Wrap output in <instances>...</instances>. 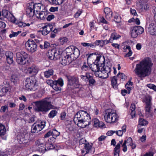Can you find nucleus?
Segmentation results:
<instances>
[{"mask_svg": "<svg viewBox=\"0 0 156 156\" xmlns=\"http://www.w3.org/2000/svg\"><path fill=\"white\" fill-rule=\"evenodd\" d=\"M101 68L95 72L94 74L97 77L102 79L107 78L111 71V66L105 65L104 64H101Z\"/></svg>", "mask_w": 156, "mask_h": 156, "instance_id": "39448f33", "label": "nucleus"}, {"mask_svg": "<svg viewBox=\"0 0 156 156\" xmlns=\"http://www.w3.org/2000/svg\"><path fill=\"white\" fill-rule=\"evenodd\" d=\"M45 123L44 122H41L40 123H35L31 127L32 133H37L42 130L45 127Z\"/></svg>", "mask_w": 156, "mask_h": 156, "instance_id": "9d476101", "label": "nucleus"}, {"mask_svg": "<svg viewBox=\"0 0 156 156\" xmlns=\"http://www.w3.org/2000/svg\"><path fill=\"white\" fill-rule=\"evenodd\" d=\"M149 8L147 2H141V0L136 3V8L138 10L143 11L147 10Z\"/></svg>", "mask_w": 156, "mask_h": 156, "instance_id": "dca6fc26", "label": "nucleus"}, {"mask_svg": "<svg viewBox=\"0 0 156 156\" xmlns=\"http://www.w3.org/2000/svg\"><path fill=\"white\" fill-rule=\"evenodd\" d=\"M88 80L90 85H93L95 83V80L93 78H90Z\"/></svg>", "mask_w": 156, "mask_h": 156, "instance_id": "052dcab7", "label": "nucleus"}, {"mask_svg": "<svg viewBox=\"0 0 156 156\" xmlns=\"http://www.w3.org/2000/svg\"><path fill=\"white\" fill-rule=\"evenodd\" d=\"M20 34V31H18L17 32H14L11 31V34H10L9 37L10 38H12L13 37L17 36Z\"/></svg>", "mask_w": 156, "mask_h": 156, "instance_id": "8fccbe9b", "label": "nucleus"}, {"mask_svg": "<svg viewBox=\"0 0 156 156\" xmlns=\"http://www.w3.org/2000/svg\"><path fill=\"white\" fill-rule=\"evenodd\" d=\"M57 112L55 110H52L50 112L48 115V116L50 118L54 117L56 115Z\"/></svg>", "mask_w": 156, "mask_h": 156, "instance_id": "a19ab883", "label": "nucleus"}, {"mask_svg": "<svg viewBox=\"0 0 156 156\" xmlns=\"http://www.w3.org/2000/svg\"><path fill=\"white\" fill-rule=\"evenodd\" d=\"M54 84H57L59 86L62 87L63 85V81L62 79H59L57 81H54Z\"/></svg>", "mask_w": 156, "mask_h": 156, "instance_id": "37998d69", "label": "nucleus"}, {"mask_svg": "<svg viewBox=\"0 0 156 156\" xmlns=\"http://www.w3.org/2000/svg\"><path fill=\"white\" fill-rule=\"evenodd\" d=\"M84 147L86 150L89 152L92 146L89 143H87L84 144Z\"/></svg>", "mask_w": 156, "mask_h": 156, "instance_id": "de8ad7c7", "label": "nucleus"}, {"mask_svg": "<svg viewBox=\"0 0 156 156\" xmlns=\"http://www.w3.org/2000/svg\"><path fill=\"white\" fill-rule=\"evenodd\" d=\"M100 60V58L99 57H97L96 59L95 60L96 64L95 63L93 64L90 67L92 70L95 72L98 70H99V68H101V66H99V62Z\"/></svg>", "mask_w": 156, "mask_h": 156, "instance_id": "aec40b11", "label": "nucleus"}, {"mask_svg": "<svg viewBox=\"0 0 156 156\" xmlns=\"http://www.w3.org/2000/svg\"><path fill=\"white\" fill-rule=\"evenodd\" d=\"M81 44L84 47L87 46L88 47L92 48H94V45L92 44L88 43H81Z\"/></svg>", "mask_w": 156, "mask_h": 156, "instance_id": "603ef678", "label": "nucleus"}, {"mask_svg": "<svg viewBox=\"0 0 156 156\" xmlns=\"http://www.w3.org/2000/svg\"><path fill=\"white\" fill-rule=\"evenodd\" d=\"M6 129L5 126L0 123V136L5 135L6 133Z\"/></svg>", "mask_w": 156, "mask_h": 156, "instance_id": "473e14b6", "label": "nucleus"}, {"mask_svg": "<svg viewBox=\"0 0 156 156\" xmlns=\"http://www.w3.org/2000/svg\"><path fill=\"white\" fill-rule=\"evenodd\" d=\"M50 46V43L46 41L44 42V44L43 45L40 44V47L41 49L47 48Z\"/></svg>", "mask_w": 156, "mask_h": 156, "instance_id": "58836bf2", "label": "nucleus"}, {"mask_svg": "<svg viewBox=\"0 0 156 156\" xmlns=\"http://www.w3.org/2000/svg\"><path fill=\"white\" fill-rule=\"evenodd\" d=\"M88 66L86 65V63H84L82 67V69L83 71H86L88 70Z\"/></svg>", "mask_w": 156, "mask_h": 156, "instance_id": "338daca9", "label": "nucleus"}, {"mask_svg": "<svg viewBox=\"0 0 156 156\" xmlns=\"http://www.w3.org/2000/svg\"><path fill=\"white\" fill-rule=\"evenodd\" d=\"M61 87L59 86L57 84H54L52 87L56 91H60L61 90Z\"/></svg>", "mask_w": 156, "mask_h": 156, "instance_id": "09e8293b", "label": "nucleus"}, {"mask_svg": "<svg viewBox=\"0 0 156 156\" xmlns=\"http://www.w3.org/2000/svg\"><path fill=\"white\" fill-rule=\"evenodd\" d=\"M33 7V5L31 4L30 2L27 4L26 12L27 16L29 17H33L34 14H36Z\"/></svg>", "mask_w": 156, "mask_h": 156, "instance_id": "ddd939ff", "label": "nucleus"}, {"mask_svg": "<svg viewBox=\"0 0 156 156\" xmlns=\"http://www.w3.org/2000/svg\"><path fill=\"white\" fill-rule=\"evenodd\" d=\"M66 115V113L65 112H62L61 113L60 115V117L61 120H63L65 119V118Z\"/></svg>", "mask_w": 156, "mask_h": 156, "instance_id": "774afa93", "label": "nucleus"}, {"mask_svg": "<svg viewBox=\"0 0 156 156\" xmlns=\"http://www.w3.org/2000/svg\"><path fill=\"white\" fill-rule=\"evenodd\" d=\"M35 143L37 150L40 152L44 153L47 150L44 145L40 140H37Z\"/></svg>", "mask_w": 156, "mask_h": 156, "instance_id": "6ab92c4d", "label": "nucleus"}, {"mask_svg": "<svg viewBox=\"0 0 156 156\" xmlns=\"http://www.w3.org/2000/svg\"><path fill=\"white\" fill-rule=\"evenodd\" d=\"M38 71V67L35 65H33L28 68L24 70V72L26 73H29L32 75H35Z\"/></svg>", "mask_w": 156, "mask_h": 156, "instance_id": "2eb2a0df", "label": "nucleus"}, {"mask_svg": "<svg viewBox=\"0 0 156 156\" xmlns=\"http://www.w3.org/2000/svg\"><path fill=\"white\" fill-rule=\"evenodd\" d=\"M131 37L133 38H136L137 36L138 35V34L136 31L135 29L133 28L132 29L131 32Z\"/></svg>", "mask_w": 156, "mask_h": 156, "instance_id": "a18cd8bd", "label": "nucleus"}, {"mask_svg": "<svg viewBox=\"0 0 156 156\" xmlns=\"http://www.w3.org/2000/svg\"><path fill=\"white\" fill-rule=\"evenodd\" d=\"M31 4H32L33 5V8H34V12H36L38 13V11H39L41 9V5L40 3H34L33 2H30Z\"/></svg>", "mask_w": 156, "mask_h": 156, "instance_id": "cd10ccee", "label": "nucleus"}, {"mask_svg": "<svg viewBox=\"0 0 156 156\" xmlns=\"http://www.w3.org/2000/svg\"><path fill=\"white\" fill-rule=\"evenodd\" d=\"M152 65L151 59L146 58L136 65L134 72L138 77L144 78L151 73Z\"/></svg>", "mask_w": 156, "mask_h": 156, "instance_id": "f257e3e1", "label": "nucleus"}, {"mask_svg": "<svg viewBox=\"0 0 156 156\" xmlns=\"http://www.w3.org/2000/svg\"><path fill=\"white\" fill-rule=\"evenodd\" d=\"M119 117L115 111L111 109L106 110L105 112L104 119L108 123H112L117 122Z\"/></svg>", "mask_w": 156, "mask_h": 156, "instance_id": "20e7f679", "label": "nucleus"}, {"mask_svg": "<svg viewBox=\"0 0 156 156\" xmlns=\"http://www.w3.org/2000/svg\"><path fill=\"white\" fill-rule=\"evenodd\" d=\"M112 85L113 87H116L117 85V78L116 76H113L111 80Z\"/></svg>", "mask_w": 156, "mask_h": 156, "instance_id": "f704fd0d", "label": "nucleus"}, {"mask_svg": "<svg viewBox=\"0 0 156 156\" xmlns=\"http://www.w3.org/2000/svg\"><path fill=\"white\" fill-rule=\"evenodd\" d=\"M54 71L52 69H49L46 71L44 73V76L48 78L53 75Z\"/></svg>", "mask_w": 156, "mask_h": 156, "instance_id": "7c9ffc66", "label": "nucleus"}, {"mask_svg": "<svg viewBox=\"0 0 156 156\" xmlns=\"http://www.w3.org/2000/svg\"><path fill=\"white\" fill-rule=\"evenodd\" d=\"M11 14L6 10H3L2 11V15L7 19H9V16Z\"/></svg>", "mask_w": 156, "mask_h": 156, "instance_id": "e433bc0d", "label": "nucleus"}, {"mask_svg": "<svg viewBox=\"0 0 156 156\" xmlns=\"http://www.w3.org/2000/svg\"><path fill=\"white\" fill-rule=\"evenodd\" d=\"M147 31L152 35H156V26L154 23H151L146 24Z\"/></svg>", "mask_w": 156, "mask_h": 156, "instance_id": "4468645a", "label": "nucleus"}, {"mask_svg": "<svg viewBox=\"0 0 156 156\" xmlns=\"http://www.w3.org/2000/svg\"><path fill=\"white\" fill-rule=\"evenodd\" d=\"M124 49H126L128 51V52L125 55V57H129L132 54V52L131 50L130 46H126V48H124Z\"/></svg>", "mask_w": 156, "mask_h": 156, "instance_id": "c9c22d12", "label": "nucleus"}, {"mask_svg": "<svg viewBox=\"0 0 156 156\" xmlns=\"http://www.w3.org/2000/svg\"><path fill=\"white\" fill-rule=\"evenodd\" d=\"M82 13V11L80 10H78L75 14L74 17L75 18H78L80 15Z\"/></svg>", "mask_w": 156, "mask_h": 156, "instance_id": "680f3d73", "label": "nucleus"}, {"mask_svg": "<svg viewBox=\"0 0 156 156\" xmlns=\"http://www.w3.org/2000/svg\"><path fill=\"white\" fill-rule=\"evenodd\" d=\"M58 7H51L49 10L51 12H54L55 11H57L58 10Z\"/></svg>", "mask_w": 156, "mask_h": 156, "instance_id": "e2e57ef3", "label": "nucleus"}, {"mask_svg": "<svg viewBox=\"0 0 156 156\" xmlns=\"http://www.w3.org/2000/svg\"><path fill=\"white\" fill-rule=\"evenodd\" d=\"M80 54V51L78 48L73 47V53L72 55L70 56V57L73 61L79 57Z\"/></svg>", "mask_w": 156, "mask_h": 156, "instance_id": "b1692460", "label": "nucleus"}, {"mask_svg": "<svg viewBox=\"0 0 156 156\" xmlns=\"http://www.w3.org/2000/svg\"><path fill=\"white\" fill-rule=\"evenodd\" d=\"M51 4L56 5H61L64 1V0H48Z\"/></svg>", "mask_w": 156, "mask_h": 156, "instance_id": "c756f323", "label": "nucleus"}, {"mask_svg": "<svg viewBox=\"0 0 156 156\" xmlns=\"http://www.w3.org/2000/svg\"><path fill=\"white\" fill-rule=\"evenodd\" d=\"M90 115L85 111L80 110L75 115L74 121H77V125L81 128H85L90 124Z\"/></svg>", "mask_w": 156, "mask_h": 156, "instance_id": "f03ea898", "label": "nucleus"}, {"mask_svg": "<svg viewBox=\"0 0 156 156\" xmlns=\"http://www.w3.org/2000/svg\"><path fill=\"white\" fill-rule=\"evenodd\" d=\"M104 11L105 14L106 18L108 20H110L112 16V10L108 8L105 9Z\"/></svg>", "mask_w": 156, "mask_h": 156, "instance_id": "a878e982", "label": "nucleus"}, {"mask_svg": "<svg viewBox=\"0 0 156 156\" xmlns=\"http://www.w3.org/2000/svg\"><path fill=\"white\" fill-rule=\"evenodd\" d=\"M52 136L54 138H55L57 136L60 135V133L58 132L56 129H53L51 131Z\"/></svg>", "mask_w": 156, "mask_h": 156, "instance_id": "ea45409f", "label": "nucleus"}, {"mask_svg": "<svg viewBox=\"0 0 156 156\" xmlns=\"http://www.w3.org/2000/svg\"><path fill=\"white\" fill-rule=\"evenodd\" d=\"M33 24L32 22L29 23H26L20 21V27H29L30 25Z\"/></svg>", "mask_w": 156, "mask_h": 156, "instance_id": "c03bdc74", "label": "nucleus"}, {"mask_svg": "<svg viewBox=\"0 0 156 156\" xmlns=\"http://www.w3.org/2000/svg\"><path fill=\"white\" fill-rule=\"evenodd\" d=\"M121 36L119 34L114 32L111 34L110 37L109 39V41H112V42L114 40H117Z\"/></svg>", "mask_w": 156, "mask_h": 156, "instance_id": "bb28decb", "label": "nucleus"}, {"mask_svg": "<svg viewBox=\"0 0 156 156\" xmlns=\"http://www.w3.org/2000/svg\"><path fill=\"white\" fill-rule=\"evenodd\" d=\"M28 55L25 52L22 51L20 53V65H28Z\"/></svg>", "mask_w": 156, "mask_h": 156, "instance_id": "f8f14e48", "label": "nucleus"}, {"mask_svg": "<svg viewBox=\"0 0 156 156\" xmlns=\"http://www.w3.org/2000/svg\"><path fill=\"white\" fill-rule=\"evenodd\" d=\"M60 54L59 51L53 48L48 51L47 55L50 59L55 60L60 58Z\"/></svg>", "mask_w": 156, "mask_h": 156, "instance_id": "6e6552de", "label": "nucleus"}, {"mask_svg": "<svg viewBox=\"0 0 156 156\" xmlns=\"http://www.w3.org/2000/svg\"><path fill=\"white\" fill-rule=\"evenodd\" d=\"M68 84L74 87H77L79 84L78 78L75 76L70 77L68 78Z\"/></svg>", "mask_w": 156, "mask_h": 156, "instance_id": "f3484780", "label": "nucleus"}, {"mask_svg": "<svg viewBox=\"0 0 156 156\" xmlns=\"http://www.w3.org/2000/svg\"><path fill=\"white\" fill-rule=\"evenodd\" d=\"M8 19L9 20L12 22H15L16 21L15 17L12 14L10 15V16H9V19Z\"/></svg>", "mask_w": 156, "mask_h": 156, "instance_id": "bf43d9fd", "label": "nucleus"}, {"mask_svg": "<svg viewBox=\"0 0 156 156\" xmlns=\"http://www.w3.org/2000/svg\"><path fill=\"white\" fill-rule=\"evenodd\" d=\"M133 27L138 35L144 32V29L141 26H135Z\"/></svg>", "mask_w": 156, "mask_h": 156, "instance_id": "2f4dec72", "label": "nucleus"}, {"mask_svg": "<svg viewBox=\"0 0 156 156\" xmlns=\"http://www.w3.org/2000/svg\"><path fill=\"white\" fill-rule=\"evenodd\" d=\"M133 143L132 139L131 137H129L126 140H125L124 142L126 144H127L128 146H130Z\"/></svg>", "mask_w": 156, "mask_h": 156, "instance_id": "79ce46f5", "label": "nucleus"}, {"mask_svg": "<svg viewBox=\"0 0 156 156\" xmlns=\"http://www.w3.org/2000/svg\"><path fill=\"white\" fill-rule=\"evenodd\" d=\"M118 76L121 79L125 80L126 79V76L123 73H119L117 74Z\"/></svg>", "mask_w": 156, "mask_h": 156, "instance_id": "3c124183", "label": "nucleus"}, {"mask_svg": "<svg viewBox=\"0 0 156 156\" xmlns=\"http://www.w3.org/2000/svg\"><path fill=\"white\" fill-rule=\"evenodd\" d=\"M2 86L1 91H0V97H1L5 96L7 92H10L11 88V86L7 81L4 82Z\"/></svg>", "mask_w": 156, "mask_h": 156, "instance_id": "9b49d317", "label": "nucleus"}, {"mask_svg": "<svg viewBox=\"0 0 156 156\" xmlns=\"http://www.w3.org/2000/svg\"><path fill=\"white\" fill-rule=\"evenodd\" d=\"M120 146L119 144H117L114 149V152L119 153Z\"/></svg>", "mask_w": 156, "mask_h": 156, "instance_id": "6e6d98bb", "label": "nucleus"}, {"mask_svg": "<svg viewBox=\"0 0 156 156\" xmlns=\"http://www.w3.org/2000/svg\"><path fill=\"white\" fill-rule=\"evenodd\" d=\"M73 47L70 46L67 48L65 50L66 52V56L70 57L72 55L73 53Z\"/></svg>", "mask_w": 156, "mask_h": 156, "instance_id": "c85d7f7f", "label": "nucleus"}, {"mask_svg": "<svg viewBox=\"0 0 156 156\" xmlns=\"http://www.w3.org/2000/svg\"><path fill=\"white\" fill-rule=\"evenodd\" d=\"M37 80L34 76L27 78L25 82V85L26 89L30 91H34L37 87Z\"/></svg>", "mask_w": 156, "mask_h": 156, "instance_id": "423d86ee", "label": "nucleus"}, {"mask_svg": "<svg viewBox=\"0 0 156 156\" xmlns=\"http://www.w3.org/2000/svg\"><path fill=\"white\" fill-rule=\"evenodd\" d=\"M139 124L141 126H144L148 123V122L143 119H140L139 121Z\"/></svg>", "mask_w": 156, "mask_h": 156, "instance_id": "4c0bfd02", "label": "nucleus"}, {"mask_svg": "<svg viewBox=\"0 0 156 156\" xmlns=\"http://www.w3.org/2000/svg\"><path fill=\"white\" fill-rule=\"evenodd\" d=\"M5 55L6 57V60L8 63L9 64H12L13 62V53L11 52L7 51L5 52Z\"/></svg>", "mask_w": 156, "mask_h": 156, "instance_id": "4be33fe9", "label": "nucleus"}, {"mask_svg": "<svg viewBox=\"0 0 156 156\" xmlns=\"http://www.w3.org/2000/svg\"><path fill=\"white\" fill-rule=\"evenodd\" d=\"M46 82L48 84L50 85L51 87H52L53 85L54 84V81L52 80H47Z\"/></svg>", "mask_w": 156, "mask_h": 156, "instance_id": "4d7b16f0", "label": "nucleus"}, {"mask_svg": "<svg viewBox=\"0 0 156 156\" xmlns=\"http://www.w3.org/2000/svg\"><path fill=\"white\" fill-rule=\"evenodd\" d=\"M53 27V26L49 23L45 24L42 27V34L44 35H47L51 31Z\"/></svg>", "mask_w": 156, "mask_h": 156, "instance_id": "a211bd4d", "label": "nucleus"}, {"mask_svg": "<svg viewBox=\"0 0 156 156\" xmlns=\"http://www.w3.org/2000/svg\"><path fill=\"white\" fill-rule=\"evenodd\" d=\"M68 41L66 37H63L60 39V42L61 44L63 45L66 43Z\"/></svg>", "mask_w": 156, "mask_h": 156, "instance_id": "5fc2aeb1", "label": "nucleus"}, {"mask_svg": "<svg viewBox=\"0 0 156 156\" xmlns=\"http://www.w3.org/2000/svg\"><path fill=\"white\" fill-rule=\"evenodd\" d=\"M136 108L135 105L134 104H132L131 105L130 107V109L131 111V115L133 118L135 116V109Z\"/></svg>", "mask_w": 156, "mask_h": 156, "instance_id": "72a5a7b5", "label": "nucleus"}, {"mask_svg": "<svg viewBox=\"0 0 156 156\" xmlns=\"http://www.w3.org/2000/svg\"><path fill=\"white\" fill-rule=\"evenodd\" d=\"M7 105L9 107L11 108H12L15 107L16 105L14 103L11 102H8L7 103Z\"/></svg>", "mask_w": 156, "mask_h": 156, "instance_id": "13d9d810", "label": "nucleus"}, {"mask_svg": "<svg viewBox=\"0 0 156 156\" xmlns=\"http://www.w3.org/2000/svg\"><path fill=\"white\" fill-rule=\"evenodd\" d=\"M114 20L116 23H119L121 22V17L118 14L116 13L115 16Z\"/></svg>", "mask_w": 156, "mask_h": 156, "instance_id": "49530a36", "label": "nucleus"}, {"mask_svg": "<svg viewBox=\"0 0 156 156\" xmlns=\"http://www.w3.org/2000/svg\"><path fill=\"white\" fill-rule=\"evenodd\" d=\"M92 122L94 126L96 128L101 127L104 125V124L103 122H100L99 120L96 118L93 119Z\"/></svg>", "mask_w": 156, "mask_h": 156, "instance_id": "5701e85b", "label": "nucleus"}, {"mask_svg": "<svg viewBox=\"0 0 156 156\" xmlns=\"http://www.w3.org/2000/svg\"><path fill=\"white\" fill-rule=\"evenodd\" d=\"M73 61L70 57L66 55L62 58L60 62L62 65L65 66L69 65Z\"/></svg>", "mask_w": 156, "mask_h": 156, "instance_id": "412c9836", "label": "nucleus"}, {"mask_svg": "<svg viewBox=\"0 0 156 156\" xmlns=\"http://www.w3.org/2000/svg\"><path fill=\"white\" fill-rule=\"evenodd\" d=\"M36 109L38 111L47 112L53 108V106L51 104L50 98H46L39 101L35 102Z\"/></svg>", "mask_w": 156, "mask_h": 156, "instance_id": "7ed1b4c3", "label": "nucleus"}, {"mask_svg": "<svg viewBox=\"0 0 156 156\" xmlns=\"http://www.w3.org/2000/svg\"><path fill=\"white\" fill-rule=\"evenodd\" d=\"M103 42V40H97L95 42V44L97 45H98L99 44H100V45H102Z\"/></svg>", "mask_w": 156, "mask_h": 156, "instance_id": "69168bd1", "label": "nucleus"}, {"mask_svg": "<svg viewBox=\"0 0 156 156\" xmlns=\"http://www.w3.org/2000/svg\"><path fill=\"white\" fill-rule=\"evenodd\" d=\"M55 17L54 15H48L46 17L47 20L48 21H50L51 20L53 19Z\"/></svg>", "mask_w": 156, "mask_h": 156, "instance_id": "0e129e2a", "label": "nucleus"}, {"mask_svg": "<svg viewBox=\"0 0 156 156\" xmlns=\"http://www.w3.org/2000/svg\"><path fill=\"white\" fill-rule=\"evenodd\" d=\"M37 17L40 20H44L45 19L48 15V13L46 11H41L39 13H37L35 14Z\"/></svg>", "mask_w": 156, "mask_h": 156, "instance_id": "393cba45", "label": "nucleus"}, {"mask_svg": "<svg viewBox=\"0 0 156 156\" xmlns=\"http://www.w3.org/2000/svg\"><path fill=\"white\" fill-rule=\"evenodd\" d=\"M25 47L29 51L33 53L37 50V45L34 40L29 39L25 43Z\"/></svg>", "mask_w": 156, "mask_h": 156, "instance_id": "1a4fd4ad", "label": "nucleus"}, {"mask_svg": "<svg viewBox=\"0 0 156 156\" xmlns=\"http://www.w3.org/2000/svg\"><path fill=\"white\" fill-rule=\"evenodd\" d=\"M8 109V106L7 105L3 106L1 107L0 109V112H6Z\"/></svg>", "mask_w": 156, "mask_h": 156, "instance_id": "864d4df0", "label": "nucleus"}, {"mask_svg": "<svg viewBox=\"0 0 156 156\" xmlns=\"http://www.w3.org/2000/svg\"><path fill=\"white\" fill-rule=\"evenodd\" d=\"M151 97L147 96L145 98L144 102L146 104L145 111L147 117H152L153 115L151 112Z\"/></svg>", "mask_w": 156, "mask_h": 156, "instance_id": "0eeeda50", "label": "nucleus"}]
</instances>
